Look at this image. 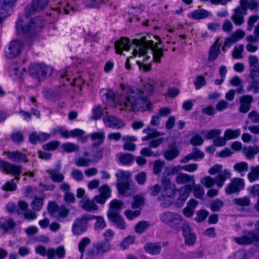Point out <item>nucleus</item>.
I'll return each instance as SVG.
<instances>
[{
  "label": "nucleus",
  "mask_w": 259,
  "mask_h": 259,
  "mask_svg": "<svg viewBox=\"0 0 259 259\" xmlns=\"http://www.w3.org/2000/svg\"><path fill=\"white\" fill-rule=\"evenodd\" d=\"M107 101L106 104L111 107H116V104L115 101L114 93L111 90H108L105 94Z\"/></svg>",
  "instance_id": "obj_41"
},
{
  "label": "nucleus",
  "mask_w": 259,
  "mask_h": 259,
  "mask_svg": "<svg viewBox=\"0 0 259 259\" xmlns=\"http://www.w3.org/2000/svg\"><path fill=\"white\" fill-rule=\"evenodd\" d=\"M104 113L103 109L100 105L97 106L93 109L92 119L97 120L100 119Z\"/></svg>",
  "instance_id": "obj_53"
},
{
  "label": "nucleus",
  "mask_w": 259,
  "mask_h": 259,
  "mask_svg": "<svg viewBox=\"0 0 259 259\" xmlns=\"http://www.w3.org/2000/svg\"><path fill=\"white\" fill-rule=\"evenodd\" d=\"M231 175L229 170L225 169L222 172L218 174L215 179L210 176H206L202 178L200 182L202 185L207 188L212 187L215 184L220 188L223 186L226 180L231 178Z\"/></svg>",
  "instance_id": "obj_6"
},
{
  "label": "nucleus",
  "mask_w": 259,
  "mask_h": 259,
  "mask_svg": "<svg viewBox=\"0 0 259 259\" xmlns=\"http://www.w3.org/2000/svg\"><path fill=\"white\" fill-rule=\"evenodd\" d=\"M15 226V222L11 219H8L5 223H0V228L5 231L13 229Z\"/></svg>",
  "instance_id": "obj_57"
},
{
  "label": "nucleus",
  "mask_w": 259,
  "mask_h": 259,
  "mask_svg": "<svg viewBox=\"0 0 259 259\" xmlns=\"http://www.w3.org/2000/svg\"><path fill=\"white\" fill-rule=\"evenodd\" d=\"M244 180L239 178H235L231 180L230 183L225 188V192L227 195L239 193L244 188Z\"/></svg>",
  "instance_id": "obj_14"
},
{
  "label": "nucleus",
  "mask_w": 259,
  "mask_h": 259,
  "mask_svg": "<svg viewBox=\"0 0 259 259\" xmlns=\"http://www.w3.org/2000/svg\"><path fill=\"white\" fill-rule=\"evenodd\" d=\"M247 11L240 6L237 7L234 10V13L231 16V19L235 24L241 25L244 22V16L246 15Z\"/></svg>",
  "instance_id": "obj_17"
},
{
  "label": "nucleus",
  "mask_w": 259,
  "mask_h": 259,
  "mask_svg": "<svg viewBox=\"0 0 259 259\" xmlns=\"http://www.w3.org/2000/svg\"><path fill=\"white\" fill-rule=\"evenodd\" d=\"M224 202L219 199L213 201L210 205V207L212 211H218L224 206Z\"/></svg>",
  "instance_id": "obj_55"
},
{
  "label": "nucleus",
  "mask_w": 259,
  "mask_h": 259,
  "mask_svg": "<svg viewBox=\"0 0 259 259\" xmlns=\"http://www.w3.org/2000/svg\"><path fill=\"white\" fill-rule=\"evenodd\" d=\"M100 195L109 198L111 195V189L107 185H104L98 188Z\"/></svg>",
  "instance_id": "obj_60"
},
{
  "label": "nucleus",
  "mask_w": 259,
  "mask_h": 259,
  "mask_svg": "<svg viewBox=\"0 0 259 259\" xmlns=\"http://www.w3.org/2000/svg\"><path fill=\"white\" fill-rule=\"evenodd\" d=\"M106 115L103 117V122L106 127L120 129L124 126V122L120 118H118L114 116L109 115L107 112H105Z\"/></svg>",
  "instance_id": "obj_15"
},
{
  "label": "nucleus",
  "mask_w": 259,
  "mask_h": 259,
  "mask_svg": "<svg viewBox=\"0 0 259 259\" xmlns=\"http://www.w3.org/2000/svg\"><path fill=\"white\" fill-rule=\"evenodd\" d=\"M62 148L64 151L68 153L76 152L79 150V147L77 145L71 143L64 144Z\"/></svg>",
  "instance_id": "obj_54"
},
{
  "label": "nucleus",
  "mask_w": 259,
  "mask_h": 259,
  "mask_svg": "<svg viewBox=\"0 0 259 259\" xmlns=\"http://www.w3.org/2000/svg\"><path fill=\"white\" fill-rule=\"evenodd\" d=\"M120 162L124 165L128 164L134 160V156L130 153H124L119 156Z\"/></svg>",
  "instance_id": "obj_42"
},
{
  "label": "nucleus",
  "mask_w": 259,
  "mask_h": 259,
  "mask_svg": "<svg viewBox=\"0 0 259 259\" xmlns=\"http://www.w3.org/2000/svg\"><path fill=\"white\" fill-rule=\"evenodd\" d=\"M22 167L19 165H16L8 163L5 170L6 174H10L13 175H19L21 173Z\"/></svg>",
  "instance_id": "obj_34"
},
{
  "label": "nucleus",
  "mask_w": 259,
  "mask_h": 259,
  "mask_svg": "<svg viewBox=\"0 0 259 259\" xmlns=\"http://www.w3.org/2000/svg\"><path fill=\"white\" fill-rule=\"evenodd\" d=\"M201 133L204 136L206 135L207 139H211L219 136L221 133V131L219 129H213L208 132L202 131Z\"/></svg>",
  "instance_id": "obj_48"
},
{
  "label": "nucleus",
  "mask_w": 259,
  "mask_h": 259,
  "mask_svg": "<svg viewBox=\"0 0 259 259\" xmlns=\"http://www.w3.org/2000/svg\"><path fill=\"white\" fill-rule=\"evenodd\" d=\"M141 214V211L139 210H127L124 212L125 216L130 220H133L135 218L138 217Z\"/></svg>",
  "instance_id": "obj_63"
},
{
  "label": "nucleus",
  "mask_w": 259,
  "mask_h": 259,
  "mask_svg": "<svg viewBox=\"0 0 259 259\" xmlns=\"http://www.w3.org/2000/svg\"><path fill=\"white\" fill-rule=\"evenodd\" d=\"M155 85V82L153 79H149L144 86V90H141L144 95L148 99V96H150L153 92V87Z\"/></svg>",
  "instance_id": "obj_31"
},
{
  "label": "nucleus",
  "mask_w": 259,
  "mask_h": 259,
  "mask_svg": "<svg viewBox=\"0 0 259 259\" xmlns=\"http://www.w3.org/2000/svg\"><path fill=\"white\" fill-rule=\"evenodd\" d=\"M148 226L146 222H140L135 226V231L138 233H142L147 229Z\"/></svg>",
  "instance_id": "obj_61"
},
{
  "label": "nucleus",
  "mask_w": 259,
  "mask_h": 259,
  "mask_svg": "<svg viewBox=\"0 0 259 259\" xmlns=\"http://www.w3.org/2000/svg\"><path fill=\"white\" fill-rule=\"evenodd\" d=\"M234 203L240 206H247L250 204V200L248 197L235 198L233 200Z\"/></svg>",
  "instance_id": "obj_47"
},
{
  "label": "nucleus",
  "mask_w": 259,
  "mask_h": 259,
  "mask_svg": "<svg viewBox=\"0 0 259 259\" xmlns=\"http://www.w3.org/2000/svg\"><path fill=\"white\" fill-rule=\"evenodd\" d=\"M143 132L147 134V136L142 138V141H146L149 139L164 135L163 133H160L155 130L150 129L149 128L144 129Z\"/></svg>",
  "instance_id": "obj_36"
},
{
  "label": "nucleus",
  "mask_w": 259,
  "mask_h": 259,
  "mask_svg": "<svg viewBox=\"0 0 259 259\" xmlns=\"http://www.w3.org/2000/svg\"><path fill=\"white\" fill-rule=\"evenodd\" d=\"M259 5L258 2L256 0H240V6L243 9L250 10H255L258 9Z\"/></svg>",
  "instance_id": "obj_28"
},
{
  "label": "nucleus",
  "mask_w": 259,
  "mask_h": 259,
  "mask_svg": "<svg viewBox=\"0 0 259 259\" xmlns=\"http://www.w3.org/2000/svg\"><path fill=\"white\" fill-rule=\"evenodd\" d=\"M44 21L40 18H34L30 20L27 26H24L22 20H18L16 24V29L21 34L32 35L39 31L44 25Z\"/></svg>",
  "instance_id": "obj_5"
},
{
  "label": "nucleus",
  "mask_w": 259,
  "mask_h": 259,
  "mask_svg": "<svg viewBox=\"0 0 259 259\" xmlns=\"http://www.w3.org/2000/svg\"><path fill=\"white\" fill-rule=\"evenodd\" d=\"M164 165L165 162L163 161L160 160H156L154 162L153 169L154 174L158 175L160 174Z\"/></svg>",
  "instance_id": "obj_56"
},
{
  "label": "nucleus",
  "mask_w": 259,
  "mask_h": 259,
  "mask_svg": "<svg viewBox=\"0 0 259 259\" xmlns=\"http://www.w3.org/2000/svg\"><path fill=\"white\" fill-rule=\"evenodd\" d=\"M240 100L241 105L239 110L242 113H246L250 109L253 98L251 96L245 95L242 96Z\"/></svg>",
  "instance_id": "obj_23"
},
{
  "label": "nucleus",
  "mask_w": 259,
  "mask_h": 259,
  "mask_svg": "<svg viewBox=\"0 0 259 259\" xmlns=\"http://www.w3.org/2000/svg\"><path fill=\"white\" fill-rule=\"evenodd\" d=\"M194 210V199H192L187 204V206L183 210L184 214L186 217H191L193 215Z\"/></svg>",
  "instance_id": "obj_40"
},
{
  "label": "nucleus",
  "mask_w": 259,
  "mask_h": 259,
  "mask_svg": "<svg viewBox=\"0 0 259 259\" xmlns=\"http://www.w3.org/2000/svg\"><path fill=\"white\" fill-rule=\"evenodd\" d=\"M105 132L104 131L94 132L91 135V139L95 141L94 146H98L102 144L105 139Z\"/></svg>",
  "instance_id": "obj_29"
},
{
  "label": "nucleus",
  "mask_w": 259,
  "mask_h": 259,
  "mask_svg": "<svg viewBox=\"0 0 259 259\" xmlns=\"http://www.w3.org/2000/svg\"><path fill=\"white\" fill-rule=\"evenodd\" d=\"M123 206V202L119 200H112L109 204V209L107 212L108 218L119 216L120 212Z\"/></svg>",
  "instance_id": "obj_16"
},
{
  "label": "nucleus",
  "mask_w": 259,
  "mask_h": 259,
  "mask_svg": "<svg viewBox=\"0 0 259 259\" xmlns=\"http://www.w3.org/2000/svg\"><path fill=\"white\" fill-rule=\"evenodd\" d=\"M4 153L8 158L12 161L17 162L22 161L27 162L28 161L26 155L19 151H6Z\"/></svg>",
  "instance_id": "obj_21"
},
{
  "label": "nucleus",
  "mask_w": 259,
  "mask_h": 259,
  "mask_svg": "<svg viewBox=\"0 0 259 259\" xmlns=\"http://www.w3.org/2000/svg\"><path fill=\"white\" fill-rule=\"evenodd\" d=\"M92 162V159L85 158L83 157H80L75 159L74 163L77 166H88L90 163Z\"/></svg>",
  "instance_id": "obj_49"
},
{
  "label": "nucleus",
  "mask_w": 259,
  "mask_h": 259,
  "mask_svg": "<svg viewBox=\"0 0 259 259\" xmlns=\"http://www.w3.org/2000/svg\"><path fill=\"white\" fill-rule=\"evenodd\" d=\"M16 0H0V24L7 17L8 9L11 8Z\"/></svg>",
  "instance_id": "obj_19"
},
{
  "label": "nucleus",
  "mask_w": 259,
  "mask_h": 259,
  "mask_svg": "<svg viewBox=\"0 0 259 259\" xmlns=\"http://www.w3.org/2000/svg\"><path fill=\"white\" fill-rule=\"evenodd\" d=\"M91 217L90 214H85L77 218L72 225L73 233L79 235L86 231L88 227V222L91 220Z\"/></svg>",
  "instance_id": "obj_11"
},
{
  "label": "nucleus",
  "mask_w": 259,
  "mask_h": 259,
  "mask_svg": "<svg viewBox=\"0 0 259 259\" xmlns=\"http://www.w3.org/2000/svg\"><path fill=\"white\" fill-rule=\"evenodd\" d=\"M117 188L119 193L124 196H128L127 191L131 189V173L129 171L119 170L116 173Z\"/></svg>",
  "instance_id": "obj_7"
},
{
  "label": "nucleus",
  "mask_w": 259,
  "mask_h": 259,
  "mask_svg": "<svg viewBox=\"0 0 259 259\" xmlns=\"http://www.w3.org/2000/svg\"><path fill=\"white\" fill-rule=\"evenodd\" d=\"M49 0H33L32 9L34 11H40L47 6Z\"/></svg>",
  "instance_id": "obj_32"
},
{
  "label": "nucleus",
  "mask_w": 259,
  "mask_h": 259,
  "mask_svg": "<svg viewBox=\"0 0 259 259\" xmlns=\"http://www.w3.org/2000/svg\"><path fill=\"white\" fill-rule=\"evenodd\" d=\"M240 135V130L237 129L233 130L231 129L227 130L224 134L225 137L227 140L236 139L239 137Z\"/></svg>",
  "instance_id": "obj_43"
},
{
  "label": "nucleus",
  "mask_w": 259,
  "mask_h": 259,
  "mask_svg": "<svg viewBox=\"0 0 259 259\" xmlns=\"http://www.w3.org/2000/svg\"><path fill=\"white\" fill-rule=\"evenodd\" d=\"M179 151L176 148H170L163 153L164 158L167 160H172L178 156Z\"/></svg>",
  "instance_id": "obj_37"
},
{
  "label": "nucleus",
  "mask_w": 259,
  "mask_h": 259,
  "mask_svg": "<svg viewBox=\"0 0 259 259\" xmlns=\"http://www.w3.org/2000/svg\"><path fill=\"white\" fill-rule=\"evenodd\" d=\"M179 191L180 192V195L177 200L176 203L178 205L181 206L189 196L190 189L188 187L184 186L181 187V189L179 190Z\"/></svg>",
  "instance_id": "obj_27"
},
{
  "label": "nucleus",
  "mask_w": 259,
  "mask_h": 259,
  "mask_svg": "<svg viewBox=\"0 0 259 259\" xmlns=\"http://www.w3.org/2000/svg\"><path fill=\"white\" fill-rule=\"evenodd\" d=\"M80 206L87 211H95L98 209V206L93 200H90L85 197L80 201Z\"/></svg>",
  "instance_id": "obj_24"
},
{
  "label": "nucleus",
  "mask_w": 259,
  "mask_h": 259,
  "mask_svg": "<svg viewBox=\"0 0 259 259\" xmlns=\"http://www.w3.org/2000/svg\"><path fill=\"white\" fill-rule=\"evenodd\" d=\"M162 190L160 191L157 199L160 201V204L164 207L171 205L175 198L176 192L178 190L175 184L169 179L163 178L161 181Z\"/></svg>",
  "instance_id": "obj_4"
},
{
  "label": "nucleus",
  "mask_w": 259,
  "mask_h": 259,
  "mask_svg": "<svg viewBox=\"0 0 259 259\" xmlns=\"http://www.w3.org/2000/svg\"><path fill=\"white\" fill-rule=\"evenodd\" d=\"M233 168L236 171L240 173L241 176H244L248 169V164L246 162H240L235 164Z\"/></svg>",
  "instance_id": "obj_35"
},
{
  "label": "nucleus",
  "mask_w": 259,
  "mask_h": 259,
  "mask_svg": "<svg viewBox=\"0 0 259 259\" xmlns=\"http://www.w3.org/2000/svg\"><path fill=\"white\" fill-rule=\"evenodd\" d=\"M133 200L134 201L132 204L133 208H141L144 206L145 200L143 197L139 195L135 196Z\"/></svg>",
  "instance_id": "obj_46"
},
{
  "label": "nucleus",
  "mask_w": 259,
  "mask_h": 259,
  "mask_svg": "<svg viewBox=\"0 0 259 259\" xmlns=\"http://www.w3.org/2000/svg\"><path fill=\"white\" fill-rule=\"evenodd\" d=\"M192 178L184 173H179L176 178V182L178 184H183L191 181Z\"/></svg>",
  "instance_id": "obj_44"
},
{
  "label": "nucleus",
  "mask_w": 259,
  "mask_h": 259,
  "mask_svg": "<svg viewBox=\"0 0 259 259\" xmlns=\"http://www.w3.org/2000/svg\"><path fill=\"white\" fill-rule=\"evenodd\" d=\"M259 20V16L258 15H252L249 17L247 21V30L251 31L253 29L254 24Z\"/></svg>",
  "instance_id": "obj_64"
},
{
  "label": "nucleus",
  "mask_w": 259,
  "mask_h": 259,
  "mask_svg": "<svg viewBox=\"0 0 259 259\" xmlns=\"http://www.w3.org/2000/svg\"><path fill=\"white\" fill-rule=\"evenodd\" d=\"M91 239L88 237L83 238L78 244V249L81 253V258L82 257V254L84 251L85 248L88 245L91 243Z\"/></svg>",
  "instance_id": "obj_52"
},
{
  "label": "nucleus",
  "mask_w": 259,
  "mask_h": 259,
  "mask_svg": "<svg viewBox=\"0 0 259 259\" xmlns=\"http://www.w3.org/2000/svg\"><path fill=\"white\" fill-rule=\"evenodd\" d=\"M248 61L250 69H259V59L256 56L250 55Z\"/></svg>",
  "instance_id": "obj_50"
},
{
  "label": "nucleus",
  "mask_w": 259,
  "mask_h": 259,
  "mask_svg": "<svg viewBox=\"0 0 259 259\" xmlns=\"http://www.w3.org/2000/svg\"><path fill=\"white\" fill-rule=\"evenodd\" d=\"M44 199L41 198L36 197L32 202L31 205L34 211H39L43 205Z\"/></svg>",
  "instance_id": "obj_45"
},
{
  "label": "nucleus",
  "mask_w": 259,
  "mask_h": 259,
  "mask_svg": "<svg viewBox=\"0 0 259 259\" xmlns=\"http://www.w3.org/2000/svg\"><path fill=\"white\" fill-rule=\"evenodd\" d=\"M243 152L247 159H251L254 158L255 155L259 153V146L253 145L244 148Z\"/></svg>",
  "instance_id": "obj_30"
},
{
  "label": "nucleus",
  "mask_w": 259,
  "mask_h": 259,
  "mask_svg": "<svg viewBox=\"0 0 259 259\" xmlns=\"http://www.w3.org/2000/svg\"><path fill=\"white\" fill-rule=\"evenodd\" d=\"M131 46L132 44L130 40L122 37L115 42L114 46L116 53L118 54H122L123 50L129 51Z\"/></svg>",
  "instance_id": "obj_20"
},
{
  "label": "nucleus",
  "mask_w": 259,
  "mask_h": 259,
  "mask_svg": "<svg viewBox=\"0 0 259 259\" xmlns=\"http://www.w3.org/2000/svg\"><path fill=\"white\" fill-rule=\"evenodd\" d=\"M28 71L32 77L40 80L51 75L53 70L51 67L44 64L33 63L29 66Z\"/></svg>",
  "instance_id": "obj_8"
},
{
  "label": "nucleus",
  "mask_w": 259,
  "mask_h": 259,
  "mask_svg": "<svg viewBox=\"0 0 259 259\" xmlns=\"http://www.w3.org/2000/svg\"><path fill=\"white\" fill-rule=\"evenodd\" d=\"M160 220L164 223L173 229L179 230L182 229L185 238V243L188 245H193L194 237L189 224L186 223L181 215L179 213L167 211L160 215Z\"/></svg>",
  "instance_id": "obj_2"
},
{
  "label": "nucleus",
  "mask_w": 259,
  "mask_h": 259,
  "mask_svg": "<svg viewBox=\"0 0 259 259\" xmlns=\"http://www.w3.org/2000/svg\"><path fill=\"white\" fill-rule=\"evenodd\" d=\"M234 240L239 245H249L259 242V233L254 231L247 232L243 236L235 237Z\"/></svg>",
  "instance_id": "obj_13"
},
{
  "label": "nucleus",
  "mask_w": 259,
  "mask_h": 259,
  "mask_svg": "<svg viewBox=\"0 0 259 259\" xmlns=\"http://www.w3.org/2000/svg\"><path fill=\"white\" fill-rule=\"evenodd\" d=\"M12 141L17 144L22 143L24 141L23 135L20 131H16L11 134Z\"/></svg>",
  "instance_id": "obj_58"
},
{
  "label": "nucleus",
  "mask_w": 259,
  "mask_h": 259,
  "mask_svg": "<svg viewBox=\"0 0 259 259\" xmlns=\"http://www.w3.org/2000/svg\"><path fill=\"white\" fill-rule=\"evenodd\" d=\"M135 241V238L134 236H129L121 242L120 246L123 249H126L130 245L134 243Z\"/></svg>",
  "instance_id": "obj_62"
},
{
  "label": "nucleus",
  "mask_w": 259,
  "mask_h": 259,
  "mask_svg": "<svg viewBox=\"0 0 259 259\" xmlns=\"http://www.w3.org/2000/svg\"><path fill=\"white\" fill-rule=\"evenodd\" d=\"M23 45L21 41L14 40L11 41L6 48V57L10 59L17 57L20 53Z\"/></svg>",
  "instance_id": "obj_12"
},
{
  "label": "nucleus",
  "mask_w": 259,
  "mask_h": 259,
  "mask_svg": "<svg viewBox=\"0 0 259 259\" xmlns=\"http://www.w3.org/2000/svg\"><path fill=\"white\" fill-rule=\"evenodd\" d=\"M244 50V46L239 45L238 46L234 48L232 53V57L234 59L242 58V53Z\"/></svg>",
  "instance_id": "obj_59"
},
{
  "label": "nucleus",
  "mask_w": 259,
  "mask_h": 259,
  "mask_svg": "<svg viewBox=\"0 0 259 259\" xmlns=\"http://www.w3.org/2000/svg\"><path fill=\"white\" fill-rule=\"evenodd\" d=\"M132 48L134 49L133 55L134 56H143L142 61H137V63L139 68L144 71H149L151 69L150 63H147L145 57L148 58L146 55L147 51L150 50V54L152 55V60L157 63L161 62L160 58L163 55V49L157 47V43L150 39V37L142 36L140 38H135L133 40Z\"/></svg>",
  "instance_id": "obj_1"
},
{
  "label": "nucleus",
  "mask_w": 259,
  "mask_h": 259,
  "mask_svg": "<svg viewBox=\"0 0 259 259\" xmlns=\"http://www.w3.org/2000/svg\"><path fill=\"white\" fill-rule=\"evenodd\" d=\"M108 219L110 221L113 223L115 226L118 229L120 230H124L126 229V224L121 216H116L108 218Z\"/></svg>",
  "instance_id": "obj_33"
},
{
  "label": "nucleus",
  "mask_w": 259,
  "mask_h": 259,
  "mask_svg": "<svg viewBox=\"0 0 259 259\" xmlns=\"http://www.w3.org/2000/svg\"><path fill=\"white\" fill-rule=\"evenodd\" d=\"M222 42L220 41V38H218L214 43L210 47L209 50L208 60L209 61H213L216 59L220 53V47Z\"/></svg>",
  "instance_id": "obj_22"
},
{
  "label": "nucleus",
  "mask_w": 259,
  "mask_h": 259,
  "mask_svg": "<svg viewBox=\"0 0 259 259\" xmlns=\"http://www.w3.org/2000/svg\"><path fill=\"white\" fill-rule=\"evenodd\" d=\"M65 250L63 246H59L56 249L49 248L48 249V258L54 259L56 255L59 258H62L65 256Z\"/></svg>",
  "instance_id": "obj_26"
},
{
  "label": "nucleus",
  "mask_w": 259,
  "mask_h": 259,
  "mask_svg": "<svg viewBox=\"0 0 259 259\" xmlns=\"http://www.w3.org/2000/svg\"><path fill=\"white\" fill-rule=\"evenodd\" d=\"M149 102L140 90L130 87L127 90L125 100L123 104H120V110H126L137 112L140 109H147Z\"/></svg>",
  "instance_id": "obj_3"
},
{
  "label": "nucleus",
  "mask_w": 259,
  "mask_h": 259,
  "mask_svg": "<svg viewBox=\"0 0 259 259\" xmlns=\"http://www.w3.org/2000/svg\"><path fill=\"white\" fill-rule=\"evenodd\" d=\"M145 251L151 255H156L161 253L162 243L160 242H147L144 246Z\"/></svg>",
  "instance_id": "obj_18"
},
{
  "label": "nucleus",
  "mask_w": 259,
  "mask_h": 259,
  "mask_svg": "<svg viewBox=\"0 0 259 259\" xmlns=\"http://www.w3.org/2000/svg\"><path fill=\"white\" fill-rule=\"evenodd\" d=\"M100 254H104L111 249V244L108 241H100L95 243Z\"/></svg>",
  "instance_id": "obj_38"
},
{
  "label": "nucleus",
  "mask_w": 259,
  "mask_h": 259,
  "mask_svg": "<svg viewBox=\"0 0 259 259\" xmlns=\"http://www.w3.org/2000/svg\"><path fill=\"white\" fill-rule=\"evenodd\" d=\"M248 81L250 84L247 87V91H252L254 93H257L259 92V80H248Z\"/></svg>",
  "instance_id": "obj_51"
},
{
  "label": "nucleus",
  "mask_w": 259,
  "mask_h": 259,
  "mask_svg": "<svg viewBox=\"0 0 259 259\" xmlns=\"http://www.w3.org/2000/svg\"><path fill=\"white\" fill-rule=\"evenodd\" d=\"M61 169V164L60 161H58L55 168L50 169L47 170V172L49 175L50 179L55 183H61L60 185V189L68 192L70 190V186L68 184L63 182L65 176L60 173Z\"/></svg>",
  "instance_id": "obj_9"
},
{
  "label": "nucleus",
  "mask_w": 259,
  "mask_h": 259,
  "mask_svg": "<svg viewBox=\"0 0 259 259\" xmlns=\"http://www.w3.org/2000/svg\"><path fill=\"white\" fill-rule=\"evenodd\" d=\"M91 220H95L94 225V230L96 231H100L106 227V223L104 218L102 216L91 215Z\"/></svg>",
  "instance_id": "obj_25"
},
{
  "label": "nucleus",
  "mask_w": 259,
  "mask_h": 259,
  "mask_svg": "<svg viewBox=\"0 0 259 259\" xmlns=\"http://www.w3.org/2000/svg\"><path fill=\"white\" fill-rule=\"evenodd\" d=\"M48 211L52 217L59 220L66 218L69 213V210L67 208L63 205L59 206L54 201L49 202Z\"/></svg>",
  "instance_id": "obj_10"
},
{
  "label": "nucleus",
  "mask_w": 259,
  "mask_h": 259,
  "mask_svg": "<svg viewBox=\"0 0 259 259\" xmlns=\"http://www.w3.org/2000/svg\"><path fill=\"white\" fill-rule=\"evenodd\" d=\"M247 177L250 182H253L259 179V165L252 167L251 171L248 174Z\"/></svg>",
  "instance_id": "obj_39"
}]
</instances>
